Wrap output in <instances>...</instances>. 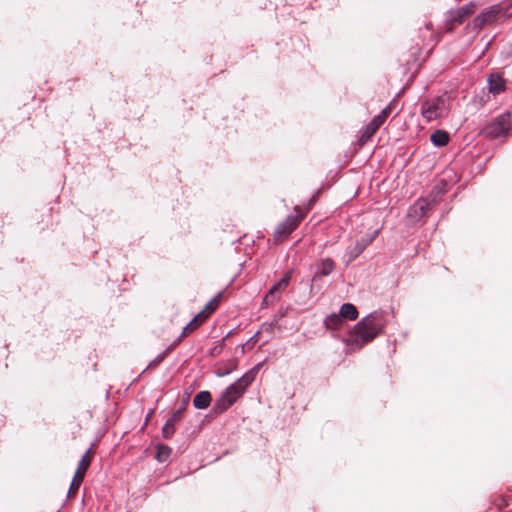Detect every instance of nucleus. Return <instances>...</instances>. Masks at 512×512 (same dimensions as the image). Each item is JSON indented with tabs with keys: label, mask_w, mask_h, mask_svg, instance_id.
Segmentation results:
<instances>
[{
	"label": "nucleus",
	"mask_w": 512,
	"mask_h": 512,
	"mask_svg": "<svg viewBox=\"0 0 512 512\" xmlns=\"http://www.w3.org/2000/svg\"><path fill=\"white\" fill-rule=\"evenodd\" d=\"M224 345V339L214 342L213 346L208 350L207 354L213 358L219 356L223 351Z\"/></svg>",
	"instance_id": "27"
},
{
	"label": "nucleus",
	"mask_w": 512,
	"mask_h": 512,
	"mask_svg": "<svg viewBox=\"0 0 512 512\" xmlns=\"http://www.w3.org/2000/svg\"><path fill=\"white\" fill-rule=\"evenodd\" d=\"M391 112L390 106H386L381 112L375 115L371 121L365 126L364 132L361 135V141H367L370 139L377 130L384 124L387 117Z\"/></svg>",
	"instance_id": "10"
},
{
	"label": "nucleus",
	"mask_w": 512,
	"mask_h": 512,
	"mask_svg": "<svg viewBox=\"0 0 512 512\" xmlns=\"http://www.w3.org/2000/svg\"><path fill=\"white\" fill-rule=\"evenodd\" d=\"M475 9L476 3L474 1H470L461 8L450 11L448 20L453 23L461 24L467 16H469L475 11Z\"/></svg>",
	"instance_id": "14"
},
{
	"label": "nucleus",
	"mask_w": 512,
	"mask_h": 512,
	"mask_svg": "<svg viewBox=\"0 0 512 512\" xmlns=\"http://www.w3.org/2000/svg\"><path fill=\"white\" fill-rule=\"evenodd\" d=\"M336 263L335 261L330 258H321L315 263L316 272L312 276L310 280L309 289L310 291L313 290L314 283H317L322 279V277L329 276L335 269Z\"/></svg>",
	"instance_id": "9"
},
{
	"label": "nucleus",
	"mask_w": 512,
	"mask_h": 512,
	"mask_svg": "<svg viewBox=\"0 0 512 512\" xmlns=\"http://www.w3.org/2000/svg\"><path fill=\"white\" fill-rule=\"evenodd\" d=\"M433 206L434 205L431 204L429 198H419L413 205L409 207L407 217L411 221L417 222L423 217H426Z\"/></svg>",
	"instance_id": "11"
},
{
	"label": "nucleus",
	"mask_w": 512,
	"mask_h": 512,
	"mask_svg": "<svg viewBox=\"0 0 512 512\" xmlns=\"http://www.w3.org/2000/svg\"><path fill=\"white\" fill-rule=\"evenodd\" d=\"M287 310L286 309H280L278 313L274 316L276 319H280L286 316Z\"/></svg>",
	"instance_id": "33"
},
{
	"label": "nucleus",
	"mask_w": 512,
	"mask_h": 512,
	"mask_svg": "<svg viewBox=\"0 0 512 512\" xmlns=\"http://www.w3.org/2000/svg\"><path fill=\"white\" fill-rule=\"evenodd\" d=\"M238 367V359L237 358H231L227 361L226 366H224V369H216L214 371V374L216 377H225L232 373L235 369Z\"/></svg>",
	"instance_id": "25"
},
{
	"label": "nucleus",
	"mask_w": 512,
	"mask_h": 512,
	"mask_svg": "<svg viewBox=\"0 0 512 512\" xmlns=\"http://www.w3.org/2000/svg\"><path fill=\"white\" fill-rule=\"evenodd\" d=\"M387 314L384 311H373L354 325L352 336L342 338V342L352 350L361 349L382 334L387 326Z\"/></svg>",
	"instance_id": "1"
},
{
	"label": "nucleus",
	"mask_w": 512,
	"mask_h": 512,
	"mask_svg": "<svg viewBox=\"0 0 512 512\" xmlns=\"http://www.w3.org/2000/svg\"><path fill=\"white\" fill-rule=\"evenodd\" d=\"M276 299H273L272 298V295H270V291L267 292V294L264 296L263 300H262V304H261V307H267L269 305H271Z\"/></svg>",
	"instance_id": "30"
},
{
	"label": "nucleus",
	"mask_w": 512,
	"mask_h": 512,
	"mask_svg": "<svg viewBox=\"0 0 512 512\" xmlns=\"http://www.w3.org/2000/svg\"><path fill=\"white\" fill-rule=\"evenodd\" d=\"M294 274V269H288L284 272L283 276L279 281L275 282L268 291H270V295H272L273 299L279 300L281 298L282 292L288 287L291 282L292 276Z\"/></svg>",
	"instance_id": "13"
},
{
	"label": "nucleus",
	"mask_w": 512,
	"mask_h": 512,
	"mask_svg": "<svg viewBox=\"0 0 512 512\" xmlns=\"http://www.w3.org/2000/svg\"><path fill=\"white\" fill-rule=\"evenodd\" d=\"M319 193H320V190H318V191H317V192H316V193H315V194L310 198L309 202H310V203H312V202L316 201V199H317V197H318Z\"/></svg>",
	"instance_id": "36"
},
{
	"label": "nucleus",
	"mask_w": 512,
	"mask_h": 512,
	"mask_svg": "<svg viewBox=\"0 0 512 512\" xmlns=\"http://www.w3.org/2000/svg\"><path fill=\"white\" fill-rule=\"evenodd\" d=\"M448 99L446 94L436 96L432 99H425L421 102V115L423 118L431 122L442 117L448 110Z\"/></svg>",
	"instance_id": "4"
},
{
	"label": "nucleus",
	"mask_w": 512,
	"mask_h": 512,
	"mask_svg": "<svg viewBox=\"0 0 512 512\" xmlns=\"http://www.w3.org/2000/svg\"><path fill=\"white\" fill-rule=\"evenodd\" d=\"M338 314L340 315L341 319H343L346 323L347 320L354 321L359 316L357 307L349 302L344 303L340 306Z\"/></svg>",
	"instance_id": "19"
},
{
	"label": "nucleus",
	"mask_w": 512,
	"mask_h": 512,
	"mask_svg": "<svg viewBox=\"0 0 512 512\" xmlns=\"http://www.w3.org/2000/svg\"><path fill=\"white\" fill-rule=\"evenodd\" d=\"M235 331H236V328L231 329V330L226 334V336L223 338V339H224V341H225L226 339H228L229 337H231V336L235 333Z\"/></svg>",
	"instance_id": "35"
},
{
	"label": "nucleus",
	"mask_w": 512,
	"mask_h": 512,
	"mask_svg": "<svg viewBox=\"0 0 512 512\" xmlns=\"http://www.w3.org/2000/svg\"><path fill=\"white\" fill-rule=\"evenodd\" d=\"M172 453L171 447L166 444L159 443L156 445V453L154 459L159 463L166 462Z\"/></svg>",
	"instance_id": "22"
},
{
	"label": "nucleus",
	"mask_w": 512,
	"mask_h": 512,
	"mask_svg": "<svg viewBox=\"0 0 512 512\" xmlns=\"http://www.w3.org/2000/svg\"><path fill=\"white\" fill-rule=\"evenodd\" d=\"M84 477V472L75 471L74 477L67 492V498H72L76 495Z\"/></svg>",
	"instance_id": "23"
},
{
	"label": "nucleus",
	"mask_w": 512,
	"mask_h": 512,
	"mask_svg": "<svg viewBox=\"0 0 512 512\" xmlns=\"http://www.w3.org/2000/svg\"><path fill=\"white\" fill-rule=\"evenodd\" d=\"M91 450L92 448L90 447L85 453L84 455L81 457L79 463H78V467L76 469V471H79V472H84V476L86 475V472L87 470L89 469L90 467V464H91Z\"/></svg>",
	"instance_id": "26"
},
{
	"label": "nucleus",
	"mask_w": 512,
	"mask_h": 512,
	"mask_svg": "<svg viewBox=\"0 0 512 512\" xmlns=\"http://www.w3.org/2000/svg\"><path fill=\"white\" fill-rule=\"evenodd\" d=\"M206 319L207 315H205V310H202L197 315H195L194 318H192L191 321L183 328L181 334L176 338L179 339V343L183 337L196 330Z\"/></svg>",
	"instance_id": "17"
},
{
	"label": "nucleus",
	"mask_w": 512,
	"mask_h": 512,
	"mask_svg": "<svg viewBox=\"0 0 512 512\" xmlns=\"http://www.w3.org/2000/svg\"><path fill=\"white\" fill-rule=\"evenodd\" d=\"M262 329H263L264 331H266V332H270V333H271V332H273L274 327H273L271 324H269L268 322H265V323L262 325Z\"/></svg>",
	"instance_id": "32"
},
{
	"label": "nucleus",
	"mask_w": 512,
	"mask_h": 512,
	"mask_svg": "<svg viewBox=\"0 0 512 512\" xmlns=\"http://www.w3.org/2000/svg\"><path fill=\"white\" fill-rule=\"evenodd\" d=\"M187 404L188 398L183 399L181 405L174 410L170 417L165 421L161 429L163 439L169 440L173 437L176 431L175 425L182 420Z\"/></svg>",
	"instance_id": "8"
},
{
	"label": "nucleus",
	"mask_w": 512,
	"mask_h": 512,
	"mask_svg": "<svg viewBox=\"0 0 512 512\" xmlns=\"http://www.w3.org/2000/svg\"><path fill=\"white\" fill-rule=\"evenodd\" d=\"M295 214H289L278 224L274 231L275 241H282L290 236V234L299 226L305 215L298 206L294 207Z\"/></svg>",
	"instance_id": "6"
},
{
	"label": "nucleus",
	"mask_w": 512,
	"mask_h": 512,
	"mask_svg": "<svg viewBox=\"0 0 512 512\" xmlns=\"http://www.w3.org/2000/svg\"><path fill=\"white\" fill-rule=\"evenodd\" d=\"M260 330H258L256 333H254L247 341L246 343L240 345L241 347V353H245V349H251L259 340Z\"/></svg>",
	"instance_id": "28"
},
{
	"label": "nucleus",
	"mask_w": 512,
	"mask_h": 512,
	"mask_svg": "<svg viewBox=\"0 0 512 512\" xmlns=\"http://www.w3.org/2000/svg\"><path fill=\"white\" fill-rule=\"evenodd\" d=\"M448 191V182L444 179H441L433 188L431 189L428 196L425 198H429L432 205H436L442 199V197Z\"/></svg>",
	"instance_id": "16"
},
{
	"label": "nucleus",
	"mask_w": 512,
	"mask_h": 512,
	"mask_svg": "<svg viewBox=\"0 0 512 512\" xmlns=\"http://www.w3.org/2000/svg\"><path fill=\"white\" fill-rule=\"evenodd\" d=\"M234 391L235 386H227L215 400L211 408V413L214 415H221L230 407H232L237 402V400L241 398V396H237Z\"/></svg>",
	"instance_id": "7"
},
{
	"label": "nucleus",
	"mask_w": 512,
	"mask_h": 512,
	"mask_svg": "<svg viewBox=\"0 0 512 512\" xmlns=\"http://www.w3.org/2000/svg\"><path fill=\"white\" fill-rule=\"evenodd\" d=\"M380 229L368 230L365 235L357 239L354 245H350L346 248L343 256V263L345 267L349 266L354 260H356L364 250L377 238Z\"/></svg>",
	"instance_id": "5"
},
{
	"label": "nucleus",
	"mask_w": 512,
	"mask_h": 512,
	"mask_svg": "<svg viewBox=\"0 0 512 512\" xmlns=\"http://www.w3.org/2000/svg\"><path fill=\"white\" fill-rule=\"evenodd\" d=\"M323 325L328 330H338L343 326H346L347 323L343 319H341L338 313H331L330 315H327L325 317Z\"/></svg>",
	"instance_id": "21"
},
{
	"label": "nucleus",
	"mask_w": 512,
	"mask_h": 512,
	"mask_svg": "<svg viewBox=\"0 0 512 512\" xmlns=\"http://www.w3.org/2000/svg\"><path fill=\"white\" fill-rule=\"evenodd\" d=\"M269 324H271L274 328L277 327L278 326V319H276L274 317V319L271 322H269Z\"/></svg>",
	"instance_id": "37"
},
{
	"label": "nucleus",
	"mask_w": 512,
	"mask_h": 512,
	"mask_svg": "<svg viewBox=\"0 0 512 512\" xmlns=\"http://www.w3.org/2000/svg\"><path fill=\"white\" fill-rule=\"evenodd\" d=\"M221 297V292H219L211 301H209L203 310H205V315L207 317L215 310L216 308V301Z\"/></svg>",
	"instance_id": "29"
},
{
	"label": "nucleus",
	"mask_w": 512,
	"mask_h": 512,
	"mask_svg": "<svg viewBox=\"0 0 512 512\" xmlns=\"http://www.w3.org/2000/svg\"><path fill=\"white\" fill-rule=\"evenodd\" d=\"M450 140V134L443 129H436L430 135V142L433 146L441 148L448 144Z\"/></svg>",
	"instance_id": "20"
},
{
	"label": "nucleus",
	"mask_w": 512,
	"mask_h": 512,
	"mask_svg": "<svg viewBox=\"0 0 512 512\" xmlns=\"http://www.w3.org/2000/svg\"><path fill=\"white\" fill-rule=\"evenodd\" d=\"M487 88L494 96L506 90V80L499 73H491L487 78Z\"/></svg>",
	"instance_id": "15"
},
{
	"label": "nucleus",
	"mask_w": 512,
	"mask_h": 512,
	"mask_svg": "<svg viewBox=\"0 0 512 512\" xmlns=\"http://www.w3.org/2000/svg\"><path fill=\"white\" fill-rule=\"evenodd\" d=\"M503 55L505 58L512 57V40L504 47Z\"/></svg>",
	"instance_id": "31"
},
{
	"label": "nucleus",
	"mask_w": 512,
	"mask_h": 512,
	"mask_svg": "<svg viewBox=\"0 0 512 512\" xmlns=\"http://www.w3.org/2000/svg\"><path fill=\"white\" fill-rule=\"evenodd\" d=\"M510 119L511 114L509 111H505L495 118H493L490 122L485 124L480 129V135L484 138L494 140L500 137H507L509 135L510 130Z\"/></svg>",
	"instance_id": "3"
},
{
	"label": "nucleus",
	"mask_w": 512,
	"mask_h": 512,
	"mask_svg": "<svg viewBox=\"0 0 512 512\" xmlns=\"http://www.w3.org/2000/svg\"><path fill=\"white\" fill-rule=\"evenodd\" d=\"M212 402L211 392L208 390L199 391L193 398V406L195 409H207Z\"/></svg>",
	"instance_id": "18"
},
{
	"label": "nucleus",
	"mask_w": 512,
	"mask_h": 512,
	"mask_svg": "<svg viewBox=\"0 0 512 512\" xmlns=\"http://www.w3.org/2000/svg\"><path fill=\"white\" fill-rule=\"evenodd\" d=\"M179 345V339H175L164 351H162L161 353H159L148 365L147 367L143 370L142 373H144L146 370H148L149 368L159 364L160 362H162L164 360V358L168 355V353L170 351H172L176 346Z\"/></svg>",
	"instance_id": "24"
},
{
	"label": "nucleus",
	"mask_w": 512,
	"mask_h": 512,
	"mask_svg": "<svg viewBox=\"0 0 512 512\" xmlns=\"http://www.w3.org/2000/svg\"><path fill=\"white\" fill-rule=\"evenodd\" d=\"M512 16V0H504L500 3L485 8L473 19V27L481 29L485 25L496 22L500 18Z\"/></svg>",
	"instance_id": "2"
},
{
	"label": "nucleus",
	"mask_w": 512,
	"mask_h": 512,
	"mask_svg": "<svg viewBox=\"0 0 512 512\" xmlns=\"http://www.w3.org/2000/svg\"><path fill=\"white\" fill-rule=\"evenodd\" d=\"M154 414V410L151 409L147 415H146V418H145V424H147V422L149 421V419L152 417V415Z\"/></svg>",
	"instance_id": "34"
},
{
	"label": "nucleus",
	"mask_w": 512,
	"mask_h": 512,
	"mask_svg": "<svg viewBox=\"0 0 512 512\" xmlns=\"http://www.w3.org/2000/svg\"><path fill=\"white\" fill-rule=\"evenodd\" d=\"M260 364H257L253 368H251L249 371L244 373L240 378H238L234 383L231 385L235 386V394L237 396H243L246 392L247 388L254 382L256 374L259 370Z\"/></svg>",
	"instance_id": "12"
}]
</instances>
